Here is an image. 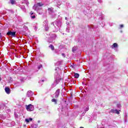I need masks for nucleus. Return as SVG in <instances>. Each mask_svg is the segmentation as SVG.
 I'll return each mask as SVG.
<instances>
[{
    "label": "nucleus",
    "instance_id": "f257e3e1",
    "mask_svg": "<svg viewBox=\"0 0 128 128\" xmlns=\"http://www.w3.org/2000/svg\"><path fill=\"white\" fill-rule=\"evenodd\" d=\"M53 26L55 28V32H58V30H60V28L62 26V20H57L54 21L53 22Z\"/></svg>",
    "mask_w": 128,
    "mask_h": 128
},
{
    "label": "nucleus",
    "instance_id": "f03ea898",
    "mask_svg": "<svg viewBox=\"0 0 128 128\" xmlns=\"http://www.w3.org/2000/svg\"><path fill=\"white\" fill-rule=\"evenodd\" d=\"M26 109L28 112H32L34 110V105L30 104L28 106H26Z\"/></svg>",
    "mask_w": 128,
    "mask_h": 128
},
{
    "label": "nucleus",
    "instance_id": "7ed1b4c3",
    "mask_svg": "<svg viewBox=\"0 0 128 128\" xmlns=\"http://www.w3.org/2000/svg\"><path fill=\"white\" fill-rule=\"evenodd\" d=\"M60 78L59 77H56V78L54 82V84H52V88H54V86H56V84H58V82H60Z\"/></svg>",
    "mask_w": 128,
    "mask_h": 128
},
{
    "label": "nucleus",
    "instance_id": "20e7f679",
    "mask_svg": "<svg viewBox=\"0 0 128 128\" xmlns=\"http://www.w3.org/2000/svg\"><path fill=\"white\" fill-rule=\"evenodd\" d=\"M44 6V4H42V3L38 2L37 3V4L34 5V6H33V8L34 10H36L38 8V6Z\"/></svg>",
    "mask_w": 128,
    "mask_h": 128
},
{
    "label": "nucleus",
    "instance_id": "39448f33",
    "mask_svg": "<svg viewBox=\"0 0 128 128\" xmlns=\"http://www.w3.org/2000/svg\"><path fill=\"white\" fill-rule=\"evenodd\" d=\"M43 26H44L46 30H48V21H44L43 22Z\"/></svg>",
    "mask_w": 128,
    "mask_h": 128
},
{
    "label": "nucleus",
    "instance_id": "423d86ee",
    "mask_svg": "<svg viewBox=\"0 0 128 128\" xmlns=\"http://www.w3.org/2000/svg\"><path fill=\"white\" fill-rule=\"evenodd\" d=\"M110 112H112V114H120V111L118 110L112 109L110 111Z\"/></svg>",
    "mask_w": 128,
    "mask_h": 128
},
{
    "label": "nucleus",
    "instance_id": "0eeeda50",
    "mask_svg": "<svg viewBox=\"0 0 128 128\" xmlns=\"http://www.w3.org/2000/svg\"><path fill=\"white\" fill-rule=\"evenodd\" d=\"M7 34L8 36H14L15 37L16 36V32H7Z\"/></svg>",
    "mask_w": 128,
    "mask_h": 128
},
{
    "label": "nucleus",
    "instance_id": "6e6552de",
    "mask_svg": "<svg viewBox=\"0 0 128 128\" xmlns=\"http://www.w3.org/2000/svg\"><path fill=\"white\" fill-rule=\"evenodd\" d=\"M34 94V93L32 92L29 90L26 93V96H28V98H30V96H32V95Z\"/></svg>",
    "mask_w": 128,
    "mask_h": 128
},
{
    "label": "nucleus",
    "instance_id": "1a4fd4ad",
    "mask_svg": "<svg viewBox=\"0 0 128 128\" xmlns=\"http://www.w3.org/2000/svg\"><path fill=\"white\" fill-rule=\"evenodd\" d=\"M112 48H118V44L117 43H114L112 46H111Z\"/></svg>",
    "mask_w": 128,
    "mask_h": 128
},
{
    "label": "nucleus",
    "instance_id": "9d476101",
    "mask_svg": "<svg viewBox=\"0 0 128 128\" xmlns=\"http://www.w3.org/2000/svg\"><path fill=\"white\" fill-rule=\"evenodd\" d=\"M5 92H6V94H10V88H5Z\"/></svg>",
    "mask_w": 128,
    "mask_h": 128
},
{
    "label": "nucleus",
    "instance_id": "9b49d317",
    "mask_svg": "<svg viewBox=\"0 0 128 128\" xmlns=\"http://www.w3.org/2000/svg\"><path fill=\"white\" fill-rule=\"evenodd\" d=\"M58 96H60V90H56L55 93V98H58Z\"/></svg>",
    "mask_w": 128,
    "mask_h": 128
},
{
    "label": "nucleus",
    "instance_id": "f8f14e48",
    "mask_svg": "<svg viewBox=\"0 0 128 128\" xmlns=\"http://www.w3.org/2000/svg\"><path fill=\"white\" fill-rule=\"evenodd\" d=\"M76 50H78V48L76 46L73 47L72 49V52H76Z\"/></svg>",
    "mask_w": 128,
    "mask_h": 128
},
{
    "label": "nucleus",
    "instance_id": "ddd939ff",
    "mask_svg": "<svg viewBox=\"0 0 128 128\" xmlns=\"http://www.w3.org/2000/svg\"><path fill=\"white\" fill-rule=\"evenodd\" d=\"M48 10L49 12L52 14V12H54V8H48Z\"/></svg>",
    "mask_w": 128,
    "mask_h": 128
},
{
    "label": "nucleus",
    "instance_id": "4468645a",
    "mask_svg": "<svg viewBox=\"0 0 128 128\" xmlns=\"http://www.w3.org/2000/svg\"><path fill=\"white\" fill-rule=\"evenodd\" d=\"M30 14H31L30 16H31L32 18H35L36 16H35L34 15V16H32V14H34V12H30Z\"/></svg>",
    "mask_w": 128,
    "mask_h": 128
},
{
    "label": "nucleus",
    "instance_id": "2eb2a0df",
    "mask_svg": "<svg viewBox=\"0 0 128 128\" xmlns=\"http://www.w3.org/2000/svg\"><path fill=\"white\" fill-rule=\"evenodd\" d=\"M74 76L76 78H78L80 77V74H75Z\"/></svg>",
    "mask_w": 128,
    "mask_h": 128
},
{
    "label": "nucleus",
    "instance_id": "dca6fc26",
    "mask_svg": "<svg viewBox=\"0 0 128 128\" xmlns=\"http://www.w3.org/2000/svg\"><path fill=\"white\" fill-rule=\"evenodd\" d=\"M88 110H90L88 106H86L84 108V112H88Z\"/></svg>",
    "mask_w": 128,
    "mask_h": 128
},
{
    "label": "nucleus",
    "instance_id": "f3484780",
    "mask_svg": "<svg viewBox=\"0 0 128 128\" xmlns=\"http://www.w3.org/2000/svg\"><path fill=\"white\" fill-rule=\"evenodd\" d=\"M52 102H54L55 104H56V99L52 98Z\"/></svg>",
    "mask_w": 128,
    "mask_h": 128
},
{
    "label": "nucleus",
    "instance_id": "a211bd4d",
    "mask_svg": "<svg viewBox=\"0 0 128 128\" xmlns=\"http://www.w3.org/2000/svg\"><path fill=\"white\" fill-rule=\"evenodd\" d=\"M49 48H51V50H54V46L50 44V46H49Z\"/></svg>",
    "mask_w": 128,
    "mask_h": 128
},
{
    "label": "nucleus",
    "instance_id": "6ab92c4d",
    "mask_svg": "<svg viewBox=\"0 0 128 128\" xmlns=\"http://www.w3.org/2000/svg\"><path fill=\"white\" fill-rule=\"evenodd\" d=\"M10 2L12 4H16V0H11Z\"/></svg>",
    "mask_w": 128,
    "mask_h": 128
},
{
    "label": "nucleus",
    "instance_id": "aec40b11",
    "mask_svg": "<svg viewBox=\"0 0 128 128\" xmlns=\"http://www.w3.org/2000/svg\"><path fill=\"white\" fill-rule=\"evenodd\" d=\"M42 68V65L40 64L38 66V70H40V68Z\"/></svg>",
    "mask_w": 128,
    "mask_h": 128
},
{
    "label": "nucleus",
    "instance_id": "412c9836",
    "mask_svg": "<svg viewBox=\"0 0 128 128\" xmlns=\"http://www.w3.org/2000/svg\"><path fill=\"white\" fill-rule=\"evenodd\" d=\"M24 30H28V26H24Z\"/></svg>",
    "mask_w": 128,
    "mask_h": 128
},
{
    "label": "nucleus",
    "instance_id": "4be33fe9",
    "mask_svg": "<svg viewBox=\"0 0 128 128\" xmlns=\"http://www.w3.org/2000/svg\"><path fill=\"white\" fill-rule=\"evenodd\" d=\"M25 121L26 122H30V120L26 118L25 119Z\"/></svg>",
    "mask_w": 128,
    "mask_h": 128
},
{
    "label": "nucleus",
    "instance_id": "5701e85b",
    "mask_svg": "<svg viewBox=\"0 0 128 128\" xmlns=\"http://www.w3.org/2000/svg\"><path fill=\"white\" fill-rule=\"evenodd\" d=\"M120 28H124V24H120Z\"/></svg>",
    "mask_w": 128,
    "mask_h": 128
},
{
    "label": "nucleus",
    "instance_id": "b1692460",
    "mask_svg": "<svg viewBox=\"0 0 128 128\" xmlns=\"http://www.w3.org/2000/svg\"><path fill=\"white\" fill-rule=\"evenodd\" d=\"M62 56L64 58H66V56H65L64 54H62Z\"/></svg>",
    "mask_w": 128,
    "mask_h": 128
},
{
    "label": "nucleus",
    "instance_id": "393cba45",
    "mask_svg": "<svg viewBox=\"0 0 128 128\" xmlns=\"http://www.w3.org/2000/svg\"><path fill=\"white\" fill-rule=\"evenodd\" d=\"M32 118H29V122H32Z\"/></svg>",
    "mask_w": 128,
    "mask_h": 128
},
{
    "label": "nucleus",
    "instance_id": "a878e982",
    "mask_svg": "<svg viewBox=\"0 0 128 128\" xmlns=\"http://www.w3.org/2000/svg\"><path fill=\"white\" fill-rule=\"evenodd\" d=\"M117 106H118V108H120V104H118L117 105Z\"/></svg>",
    "mask_w": 128,
    "mask_h": 128
},
{
    "label": "nucleus",
    "instance_id": "bb28decb",
    "mask_svg": "<svg viewBox=\"0 0 128 128\" xmlns=\"http://www.w3.org/2000/svg\"><path fill=\"white\" fill-rule=\"evenodd\" d=\"M98 2H102V0H98Z\"/></svg>",
    "mask_w": 128,
    "mask_h": 128
},
{
    "label": "nucleus",
    "instance_id": "cd10ccee",
    "mask_svg": "<svg viewBox=\"0 0 128 128\" xmlns=\"http://www.w3.org/2000/svg\"><path fill=\"white\" fill-rule=\"evenodd\" d=\"M65 20H68V18L66 17V18H65Z\"/></svg>",
    "mask_w": 128,
    "mask_h": 128
},
{
    "label": "nucleus",
    "instance_id": "c85d7f7f",
    "mask_svg": "<svg viewBox=\"0 0 128 128\" xmlns=\"http://www.w3.org/2000/svg\"><path fill=\"white\" fill-rule=\"evenodd\" d=\"M67 6H70V3L67 4Z\"/></svg>",
    "mask_w": 128,
    "mask_h": 128
},
{
    "label": "nucleus",
    "instance_id": "c756f323",
    "mask_svg": "<svg viewBox=\"0 0 128 128\" xmlns=\"http://www.w3.org/2000/svg\"><path fill=\"white\" fill-rule=\"evenodd\" d=\"M2 80V78L0 77V81Z\"/></svg>",
    "mask_w": 128,
    "mask_h": 128
},
{
    "label": "nucleus",
    "instance_id": "7c9ffc66",
    "mask_svg": "<svg viewBox=\"0 0 128 128\" xmlns=\"http://www.w3.org/2000/svg\"><path fill=\"white\" fill-rule=\"evenodd\" d=\"M42 82H44V80H42Z\"/></svg>",
    "mask_w": 128,
    "mask_h": 128
},
{
    "label": "nucleus",
    "instance_id": "2f4dec72",
    "mask_svg": "<svg viewBox=\"0 0 128 128\" xmlns=\"http://www.w3.org/2000/svg\"><path fill=\"white\" fill-rule=\"evenodd\" d=\"M80 128H84V127H80Z\"/></svg>",
    "mask_w": 128,
    "mask_h": 128
},
{
    "label": "nucleus",
    "instance_id": "473e14b6",
    "mask_svg": "<svg viewBox=\"0 0 128 128\" xmlns=\"http://www.w3.org/2000/svg\"><path fill=\"white\" fill-rule=\"evenodd\" d=\"M39 14H40V13H39Z\"/></svg>",
    "mask_w": 128,
    "mask_h": 128
}]
</instances>
